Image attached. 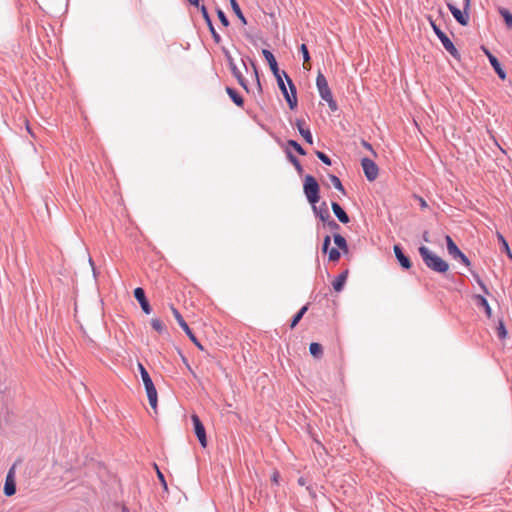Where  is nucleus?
I'll return each mask as SVG.
<instances>
[{"mask_svg": "<svg viewBox=\"0 0 512 512\" xmlns=\"http://www.w3.org/2000/svg\"><path fill=\"white\" fill-rule=\"evenodd\" d=\"M333 239H334V243L335 245L343 250L344 252H347L348 251V245H347V241L346 239L339 233H335L333 235Z\"/></svg>", "mask_w": 512, "mask_h": 512, "instance_id": "obj_28", "label": "nucleus"}, {"mask_svg": "<svg viewBox=\"0 0 512 512\" xmlns=\"http://www.w3.org/2000/svg\"><path fill=\"white\" fill-rule=\"evenodd\" d=\"M498 238L502 244V248L504 250V252L507 254V256L512 260V252L509 248V244L508 242L505 240V238L501 235V234H498Z\"/></svg>", "mask_w": 512, "mask_h": 512, "instance_id": "obj_35", "label": "nucleus"}, {"mask_svg": "<svg viewBox=\"0 0 512 512\" xmlns=\"http://www.w3.org/2000/svg\"><path fill=\"white\" fill-rule=\"evenodd\" d=\"M262 54H263L265 60L268 62L273 75L278 76V74L281 72L278 68V64H277V61H276L273 53L267 49H263Z\"/></svg>", "mask_w": 512, "mask_h": 512, "instance_id": "obj_19", "label": "nucleus"}, {"mask_svg": "<svg viewBox=\"0 0 512 512\" xmlns=\"http://www.w3.org/2000/svg\"><path fill=\"white\" fill-rule=\"evenodd\" d=\"M191 420L194 426V432L199 440V443L201 444L202 447L205 448L207 446L205 427L202 424L200 418L196 414H193L191 416Z\"/></svg>", "mask_w": 512, "mask_h": 512, "instance_id": "obj_11", "label": "nucleus"}, {"mask_svg": "<svg viewBox=\"0 0 512 512\" xmlns=\"http://www.w3.org/2000/svg\"><path fill=\"white\" fill-rule=\"evenodd\" d=\"M432 29L438 39L441 41L443 47L446 49L447 52H449L454 58H459L460 54L456 47L454 46L451 39L440 29L439 26H437L434 22H431Z\"/></svg>", "mask_w": 512, "mask_h": 512, "instance_id": "obj_5", "label": "nucleus"}, {"mask_svg": "<svg viewBox=\"0 0 512 512\" xmlns=\"http://www.w3.org/2000/svg\"><path fill=\"white\" fill-rule=\"evenodd\" d=\"M287 145L292 147L300 155H306V151L303 149V147L297 141L288 140Z\"/></svg>", "mask_w": 512, "mask_h": 512, "instance_id": "obj_32", "label": "nucleus"}, {"mask_svg": "<svg viewBox=\"0 0 512 512\" xmlns=\"http://www.w3.org/2000/svg\"><path fill=\"white\" fill-rule=\"evenodd\" d=\"M226 92L231 98V100L234 102L235 105L238 107H242L244 104L243 98L237 93V91L231 87L226 88Z\"/></svg>", "mask_w": 512, "mask_h": 512, "instance_id": "obj_24", "label": "nucleus"}, {"mask_svg": "<svg viewBox=\"0 0 512 512\" xmlns=\"http://www.w3.org/2000/svg\"><path fill=\"white\" fill-rule=\"evenodd\" d=\"M310 354L315 358H320L323 354V348L319 343L313 342L309 346Z\"/></svg>", "mask_w": 512, "mask_h": 512, "instance_id": "obj_29", "label": "nucleus"}, {"mask_svg": "<svg viewBox=\"0 0 512 512\" xmlns=\"http://www.w3.org/2000/svg\"><path fill=\"white\" fill-rule=\"evenodd\" d=\"M313 212L321 221H326L330 218V213L326 202H322L319 206L311 204Z\"/></svg>", "mask_w": 512, "mask_h": 512, "instance_id": "obj_18", "label": "nucleus"}, {"mask_svg": "<svg viewBox=\"0 0 512 512\" xmlns=\"http://www.w3.org/2000/svg\"><path fill=\"white\" fill-rule=\"evenodd\" d=\"M138 369H139L143 384L145 386L149 404L153 409H156V407H157V390L154 386V383L142 363H138Z\"/></svg>", "mask_w": 512, "mask_h": 512, "instance_id": "obj_2", "label": "nucleus"}, {"mask_svg": "<svg viewBox=\"0 0 512 512\" xmlns=\"http://www.w3.org/2000/svg\"><path fill=\"white\" fill-rule=\"evenodd\" d=\"M473 278L477 282V284L480 286L481 290L484 294H489L488 288L485 285V283L482 281L481 277L477 273H473Z\"/></svg>", "mask_w": 512, "mask_h": 512, "instance_id": "obj_38", "label": "nucleus"}, {"mask_svg": "<svg viewBox=\"0 0 512 512\" xmlns=\"http://www.w3.org/2000/svg\"><path fill=\"white\" fill-rule=\"evenodd\" d=\"M208 29H209V31H210V33L212 35V38H213L214 42L219 44L221 42V36L219 35V33L214 28L213 23H211V26H208Z\"/></svg>", "mask_w": 512, "mask_h": 512, "instance_id": "obj_41", "label": "nucleus"}, {"mask_svg": "<svg viewBox=\"0 0 512 512\" xmlns=\"http://www.w3.org/2000/svg\"><path fill=\"white\" fill-rule=\"evenodd\" d=\"M419 254L422 257L424 264L432 271L437 273H446L449 269V264L441 257L433 253L428 247L420 246Z\"/></svg>", "mask_w": 512, "mask_h": 512, "instance_id": "obj_1", "label": "nucleus"}, {"mask_svg": "<svg viewBox=\"0 0 512 512\" xmlns=\"http://www.w3.org/2000/svg\"><path fill=\"white\" fill-rule=\"evenodd\" d=\"M283 75L289 87V91H287L286 94H283V96L289 108L293 110L296 108L298 103L296 86L286 72H283Z\"/></svg>", "mask_w": 512, "mask_h": 512, "instance_id": "obj_9", "label": "nucleus"}, {"mask_svg": "<svg viewBox=\"0 0 512 512\" xmlns=\"http://www.w3.org/2000/svg\"><path fill=\"white\" fill-rule=\"evenodd\" d=\"M476 304L479 308H483L485 311V314L490 318L492 315L491 307L487 301V299L483 295H476L475 296Z\"/></svg>", "mask_w": 512, "mask_h": 512, "instance_id": "obj_22", "label": "nucleus"}, {"mask_svg": "<svg viewBox=\"0 0 512 512\" xmlns=\"http://www.w3.org/2000/svg\"><path fill=\"white\" fill-rule=\"evenodd\" d=\"M172 313L177 321V323L179 324V326L183 329V331L185 332V334L189 337V339L198 347L200 348L201 350L203 349L202 345L200 344V342L198 341L197 337L195 336V334L193 333V331L190 329V327L188 326L187 322L184 320V318L182 317V315L180 314V312L172 307Z\"/></svg>", "mask_w": 512, "mask_h": 512, "instance_id": "obj_8", "label": "nucleus"}, {"mask_svg": "<svg viewBox=\"0 0 512 512\" xmlns=\"http://www.w3.org/2000/svg\"><path fill=\"white\" fill-rule=\"evenodd\" d=\"M362 145H363L367 150H370L371 152H374V151H373V148H372V145H371L369 142H367V141L363 140V141H362Z\"/></svg>", "mask_w": 512, "mask_h": 512, "instance_id": "obj_48", "label": "nucleus"}, {"mask_svg": "<svg viewBox=\"0 0 512 512\" xmlns=\"http://www.w3.org/2000/svg\"><path fill=\"white\" fill-rule=\"evenodd\" d=\"M252 66H253V69H254V77H255V80L257 82L258 89L261 91V84H260L257 68L254 65V63H252Z\"/></svg>", "mask_w": 512, "mask_h": 512, "instance_id": "obj_45", "label": "nucleus"}, {"mask_svg": "<svg viewBox=\"0 0 512 512\" xmlns=\"http://www.w3.org/2000/svg\"><path fill=\"white\" fill-rule=\"evenodd\" d=\"M222 52L228 62L231 73L237 79L238 83L243 87V89H245L248 92L249 89H248L247 81L244 78V76L242 75V73L240 72V70L238 69L233 57L231 56V53L229 52L228 49H226L224 47L222 48Z\"/></svg>", "mask_w": 512, "mask_h": 512, "instance_id": "obj_6", "label": "nucleus"}, {"mask_svg": "<svg viewBox=\"0 0 512 512\" xmlns=\"http://www.w3.org/2000/svg\"><path fill=\"white\" fill-rule=\"evenodd\" d=\"M445 240H446L447 251H448L449 255L452 256L454 259H459L466 267H469L471 265L470 260L458 248V246L455 244L453 239L449 235H446Z\"/></svg>", "mask_w": 512, "mask_h": 512, "instance_id": "obj_7", "label": "nucleus"}, {"mask_svg": "<svg viewBox=\"0 0 512 512\" xmlns=\"http://www.w3.org/2000/svg\"><path fill=\"white\" fill-rule=\"evenodd\" d=\"M279 477H280V476H279V473H278V472H275V473L272 475V481H273L274 483H276V484H277V483H278V481H279Z\"/></svg>", "mask_w": 512, "mask_h": 512, "instance_id": "obj_50", "label": "nucleus"}, {"mask_svg": "<svg viewBox=\"0 0 512 512\" xmlns=\"http://www.w3.org/2000/svg\"><path fill=\"white\" fill-rule=\"evenodd\" d=\"M217 16L223 26H225V27L229 26L230 22H229L227 16L225 15V13L223 12V10L217 9Z\"/></svg>", "mask_w": 512, "mask_h": 512, "instance_id": "obj_40", "label": "nucleus"}, {"mask_svg": "<svg viewBox=\"0 0 512 512\" xmlns=\"http://www.w3.org/2000/svg\"><path fill=\"white\" fill-rule=\"evenodd\" d=\"M198 8L200 9L203 19L205 20L207 26H211L212 20L209 16L207 8L204 5H200Z\"/></svg>", "mask_w": 512, "mask_h": 512, "instance_id": "obj_37", "label": "nucleus"}, {"mask_svg": "<svg viewBox=\"0 0 512 512\" xmlns=\"http://www.w3.org/2000/svg\"><path fill=\"white\" fill-rule=\"evenodd\" d=\"M305 483H306V481H305V479H304L303 477H300V478L298 479V484H299V485L303 486V485H305Z\"/></svg>", "mask_w": 512, "mask_h": 512, "instance_id": "obj_52", "label": "nucleus"}, {"mask_svg": "<svg viewBox=\"0 0 512 512\" xmlns=\"http://www.w3.org/2000/svg\"><path fill=\"white\" fill-rule=\"evenodd\" d=\"M348 271H343L340 273L335 280L333 281L332 285L335 291L340 292L343 290V287L345 285V282L347 280Z\"/></svg>", "mask_w": 512, "mask_h": 512, "instance_id": "obj_21", "label": "nucleus"}, {"mask_svg": "<svg viewBox=\"0 0 512 512\" xmlns=\"http://www.w3.org/2000/svg\"><path fill=\"white\" fill-rule=\"evenodd\" d=\"M324 101L328 104V107L331 111H336L338 109V105L336 101L333 98V95H330L329 97L325 98Z\"/></svg>", "mask_w": 512, "mask_h": 512, "instance_id": "obj_42", "label": "nucleus"}, {"mask_svg": "<svg viewBox=\"0 0 512 512\" xmlns=\"http://www.w3.org/2000/svg\"><path fill=\"white\" fill-rule=\"evenodd\" d=\"M484 54L487 56L488 60L491 61V58H495V56L484 46L482 47Z\"/></svg>", "mask_w": 512, "mask_h": 512, "instance_id": "obj_46", "label": "nucleus"}, {"mask_svg": "<svg viewBox=\"0 0 512 512\" xmlns=\"http://www.w3.org/2000/svg\"><path fill=\"white\" fill-rule=\"evenodd\" d=\"M230 4H231V8H232L233 12L235 13V15L237 16V18L241 21L242 24L246 25L247 24V20H246L244 14L242 13V11L240 9V6L237 3V1L236 0H230Z\"/></svg>", "mask_w": 512, "mask_h": 512, "instance_id": "obj_26", "label": "nucleus"}, {"mask_svg": "<svg viewBox=\"0 0 512 512\" xmlns=\"http://www.w3.org/2000/svg\"><path fill=\"white\" fill-rule=\"evenodd\" d=\"M316 156L321 160L325 165L330 166L332 164L331 159L324 152L317 151Z\"/></svg>", "mask_w": 512, "mask_h": 512, "instance_id": "obj_43", "label": "nucleus"}, {"mask_svg": "<svg viewBox=\"0 0 512 512\" xmlns=\"http://www.w3.org/2000/svg\"><path fill=\"white\" fill-rule=\"evenodd\" d=\"M157 475H158L159 480L164 485V487H166V481H165L164 475L158 469H157Z\"/></svg>", "mask_w": 512, "mask_h": 512, "instance_id": "obj_47", "label": "nucleus"}, {"mask_svg": "<svg viewBox=\"0 0 512 512\" xmlns=\"http://www.w3.org/2000/svg\"><path fill=\"white\" fill-rule=\"evenodd\" d=\"M305 121L303 119H296L295 125L297 127L300 135L305 139V141L309 144L313 143L312 134L309 128L304 126Z\"/></svg>", "mask_w": 512, "mask_h": 512, "instance_id": "obj_17", "label": "nucleus"}, {"mask_svg": "<svg viewBox=\"0 0 512 512\" xmlns=\"http://www.w3.org/2000/svg\"><path fill=\"white\" fill-rule=\"evenodd\" d=\"M497 333L498 337L501 340H504L507 337V330L502 320L499 321L498 327H497Z\"/></svg>", "mask_w": 512, "mask_h": 512, "instance_id": "obj_36", "label": "nucleus"}, {"mask_svg": "<svg viewBox=\"0 0 512 512\" xmlns=\"http://www.w3.org/2000/svg\"><path fill=\"white\" fill-rule=\"evenodd\" d=\"M283 72L282 71L281 73L278 74V76H275L276 80H277V84H278V87L279 89L281 90L282 94H286V92L288 91L285 83H284V80H283Z\"/></svg>", "mask_w": 512, "mask_h": 512, "instance_id": "obj_34", "label": "nucleus"}, {"mask_svg": "<svg viewBox=\"0 0 512 512\" xmlns=\"http://www.w3.org/2000/svg\"><path fill=\"white\" fill-rule=\"evenodd\" d=\"M191 5L193 6H196V7H199L200 6V3L199 1L200 0H187Z\"/></svg>", "mask_w": 512, "mask_h": 512, "instance_id": "obj_51", "label": "nucleus"}, {"mask_svg": "<svg viewBox=\"0 0 512 512\" xmlns=\"http://www.w3.org/2000/svg\"><path fill=\"white\" fill-rule=\"evenodd\" d=\"M329 179L336 190L340 191L342 194H346V191L341 183V180L336 175L330 174Z\"/></svg>", "mask_w": 512, "mask_h": 512, "instance_id": "obj_30", "label": "nucleus"}, {"mask_svg": "<svg viewBox=\"0 0 512 512\" xmlns=\"http://www.w3.org/2000/svg\"><path fill=\"white\" fill-rule=\"evenodd\" d=\"M330 243H331V238L329 235H326L323 240L322 251L324 253L328 252L330 261H338L340 258V252L337 248H331L330 250H328Z\"/></svg>", "mask_w": 512, "mask_h": 512, "instance_id": "obj_15", "label": "nucleus"}, {"mask_svg": "<svg viewBox=\"0 0 512 512\" xmlns=\"http://www.w3.org/2000/svg\"><path fill=\"white\" fill-rule=\"evenodd\" d=\"M89 264L91 265L93 273L95 274L94 262L91 257L89 258Z\"/></svg>", "mask_w": 512, "mask_h": 512, "instance_id": "obj_53", "label": "nucleus"}, {"mask_svg": "<svg viewBox=\"0 0 512 512\" xmlns=\"http://www.w3.org/2000/svg\"><path fill=\"white\" fill-rule=\"evenodd\" d=\"M322 222L332 231H338L340 229V225L335 220L331 219V217Z\"/></svg>", "mask_w": 512, "mask_h": 512, "instance_id": "obj_39", "label": "nucleus"}, {"mask_svg": "<svg viewBox=\"0 0 512 512\" xmlns=\"http://www.w3.org/2000/svg\"><path fill=\"white\" fill-rule=\"evenodd\" d=\"M361 166H362V169L364 171L366 178L369 181H374L377 178L379 169H378V166L376 165V163L372 159L367 158V157L362 158Z\"/></svg>", "mask_w": 512, "mask_h": 512, "instance_id": "obj_10", "label": "nucleus"}, {"mask_svg": "<svg viewBox=\"0 0 512 512\" xmlns=\"http://www.w3.org/2000/svg\"><path fill=\"white\" fill-rule=\"evenodd\" d=\"M286 155H287V158H288L289 162L295 167L297 173L299 175H301L303 173V167H302L300 161L289 150L286 151Z\"/></svg>", "mask_w": 512, "mask_h": 512, "instance_id": "obj_25", "label": "nucleus"}, {"mask_svg": "<svg viewBox=\"0 0 512 512\" xmlns=\"http://www.w3.org/2000/svg\"><path fill=\"white\" fill-rule=\"evenodd\" d=\"M316 86L319 92L320 97L324 100L325 98L332 95V92L328 86V82L326 80V77L319 72L316 77Z\"/></svg>", "mask_w": 512, "mask_h": 512, "instance_id": "obj_12", "label": "nucleus"}, {"mask_svg": "<svg viewBox=\"0 0 512 512\" xmlns=\"http://www.w3.org/2000/svg\"><path fill=\"white\" fill-rule=\"evenodd\" d=\"M151 326L154 330H156L157 332L159 333H162L164 332L165 330V327H164V324L162 323V321L158 318H153L151 320Z\"/></svg>", "mask_w": 512, "mask_h": 512, "instance_id": "obj_33", "label": "nucleus"}, {"mask_svg": "<svg viewBox=\"0 0 512 512\" xmlns=\"http://www.w3.org/2000/svg\"><path fill=\"white\" fill-rule=\"evenodd\" d=\"M498 12L503 17L507 28L512 29V13L504 7H499Z\"/></svg>", "mask_w": 512, "mask_h": 512, "instance_id": "obj_27", "label": "nucleus"}, {"mask_svg": "<svg viewBox=\"0 0 512 512\" xmlns=\"http://www.w3.org/2000/svg\"><path fill=\"white\" fill-rule=\"evenodd\" d=\"M471 6V0H463V10H460L452 3H447V7L454 19L462 26H466L469 23V10Z\"/></svg>", "mask_w": 512, "mask_h": 512, "instance_id": "obj_4", "label": "nucleus"}, {"mask_svg": "<svg viewBox=\"0 0 512 512\" xmlns=\"http://www.w3.org/2000/svg\"><path fill=\"white\" fill-rule=\"evenodd\" d=\"M489 62L491 64V66L493 67L494 71L496 72V74L498 75V77L501 80H505L507 77V74H506L505 70L502 68L498 59L496 57L491 58V61H489Z\"/></svg>", "mask_w": 512, "mask_h": 512, "instance_id": "obj_23", "label": "nucleus"}, {"mask_svg": "<svg viewBox=\"0 0 512 512\" xmlns=\"http://www.w3.org/2000/svg\"><path fill=\"white\" fill-rule=\"evenodd\" d=\"M393 251H394L395 257L398 260L400 266L406 270L410 269L412 266L411 261H410L409 257H407L403 253L402 248L399 245H394Z\"/></svg>", "mask_w": 512, "mask_h": 512, "instance_id": "obj_16", "label": "nucleus"}, {"mask_svg": "<svg viewBox=\"0 0 512 512\" xmlns=\"http://www.w3.org/2000/svg\"><path fill=\"white\" fill-rule=\"evenodd\" d=\"M304 194L310 204L318 203L320 199L319 184L312 175H306L303 184Z\"/></svg>", "mask_w": 512, "mask_h": 512, "instance_id": "obj_3", "label": "nucleus"}, {"mask_svg": "<svg viewBox=\"0 0 512 512\" xmlns=\"http://www.w3.org/2000/svg\"><path fill=\"white\" fill-rule=\"evenodd\" d=\"M300 51L303 56V61L308 62L310 60V55H309L308 48H307L306 44H302L300 46Z\"/></svg>", "mask_w": 512, "mask_h": 512, "instance_id": "obj_44", "label": "nucleus"}, {"mask_svg": "<svg viewBox=\"0 0 512 512\" xmlns=\"http://www.w3.org/2000/svg\"><path fill=\"white\" fill-rule=\"evenodd\" d=\"M307 309L308 307L305 305L293 316L290 324L291 328H294L299 323L303 315L306 313Z\"/></svg>", "mask_w": 512, "mask_h": 512, "instance_id": "obj_31", "label": "nucleus"}, {"mask_svg": "<svg viewBox=\"0 0 512 512\" xmlns=\"http://www.w3.org/2000/svg\"><path fill=\"white\" fill-rule=\"evenodd\" d=\"M331 208L333 210V213L335 214V216L341 223L347 224L350 221L347 213L343 210V208L337 202H332Z\"/></svg>", "mask_w": 512, "mask_h": 512, "instance_id": "obj_20", "label": "nucleus"}, {"mask_svg": "<svg viewBox=\"0 0 512 512\" xmlns=\"http://www.w3.org/2000/svg\"><path fill=\"white\" fill-rule=\"evenodd\" d=\"M418 201H419V204L421 206V208H426L427 207V202L422 198V197H417Z\"/></svg>", "mask_w": 512, "mask_h": 512, "instance_id": "obj_49", "label": "nucleus"}, {"mask_svg": "<svg viewBox=\"0 0 512 512\" xmlns=\"http://www.w3.org/2000/svg\"><path fill=\"white\" fill-rule=\"evenodd\" d=\"M15 468L11 467L6 475L5 485H4V494L8 497L14 495L16 493V483H15Z\"/></svg>", "mask_w": 512, "mask_h": 512, "instance_id": "obj_13", "label": "nucleus"}, {"mask_svg": "<svg viewBox=\"0 0 512 512\" xmlns=\"http://www.w3.org/2000/svg\"><path fill=\"white\" fill-rule=\"evenodd\" d=\"M426 235H427V232L424 234V240H425V241H428V239H427V236H426Z\"/></svg>", "mask_w": 512, "mask_h": 512, "instance_id": "obj_54", "label": "nucleus"}, {"mask_svg": "<svg viewBox=\"0 0 512 512\" xmlns=\"http://www.w3.org/2000/svg\"><path fill=\"white\" fill-rule=\"evenodd\" d=\"M134 297L138 301L141 306V309L145 314H150L152 312L151 306L145 296V291L141 287H137L134 290Z\"/></svg>", "mask_w": 512, "mask_h": 512, "instance_id": "obj_14", "label": "nucleus"}]
</instances>
